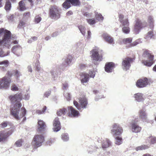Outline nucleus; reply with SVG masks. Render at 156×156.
I'll return each instance as SVG.
<instances>
[{
  "label": "nucleus",
  "mask_w": 156,
  "mask_h": 156,
  "mask_svg": "<svg viewBox=\"0 0 156 156\" xmlns=\"http://www.w3.org/2000/svg\"><path fill=\"white\" fill-rule=\"evenodd\" d=\"M22 94L21 93L17 94L15 95H11L9 96L11 103L12 104L11 106L10 114L15 119L20 120L22 118L24 117L23 121L26 119L25 116L26 111L24 108H22L20 111V108L22 105L20 101L22 99Z\"/></svg>",
  "instance_id": "obj_1"
},
{
  "label": "nucleus",
  "mask_w": 156,
  "mask_h": 156,
  "mask_svg": "<svg viewBox=\"0 0 156 156\" xmlns=\"http://www.w3.org/2000/svg\"><path fill=\"white\" fill-rule=\"evenodd\" d=\"M4 34L2 37L0 38V47L1 48H9L12 43L14 44L18 43V41L14 40L12 39L11 33L10 31L7 30H4L3 28L0 29V34Z\"/></svg>",
  "instance_id": "obj_2"
},
{
  "label": "nucleus",
  "mask_w": 156,
  "mask_h": 156,
  "mask_svg": "<svg viewBox=\"0 0 156 156\" xmlns=\"http://www.w3.org/2000/svg\"><path fill=\"white\" fill-rule=\"evenodd\" d=\"M119 20L121 23L120 27L122 28V32L126 34H128L130 32L129 27V23L127 19H124L123 15L122 14L119 16Z\"/></svg>",
  "instance_id": "obj_3"
},
{
  "label": "nucleus",
  "mask_w": 156,
  "mask_h": 156,
  "mask_svg": "<svg viewBox=\"0 0 156 156\" xmlns=\"http://www.w3.org/2000/svg\"><path fill=\"white\" fill-rule=\"evenodd\" d=\"M78 103L76 101H73V104L77 109L79 110L85 109L87 108L88 105V101L87 98L85 96L80 97L79 98Z\"/></svg>",
  "instance_id": "obj_4"
},
{
  "label": "nucleus",
  "mask_w": 156,
  "mask_h": 156,
  "mask_svg": "<svg viewBox=\"0 0 156 156\" xmlns=\"http://www.w3.org/2000/svg\"><path fill=\"white\" fill-rule=\"evenodd\" d=\"M91 58L93 62L95 65L98 64L97 62H100L102 60V56L98 53V49L97 48L94 49L90 51Z\"/></svg>",
  "instance_id": "obj_5"
},
{
  "label": "nucleus",
  "mask_w": 156,
  "mask_h": 156,
  "mask_svg": "<svg viewBox=\"0 0 156 156\" xmlns=\"http://www.w3.org/2000/svg\"><path fill=\"white\" fill-rule=\"evenodd\" d=\"M11 80L8 77L5 76L0 79V90L7 89L9 87Z\"/></svg>",
  "instance_id": "obj_6"
},
{
  "label": "nucleus",
  "mask_w": 156,
  "mask_h": 156,
  "mask_svg": "<svg viewBox=\"0 0 156 156\" xmlns=\"http://www.w3.org/2000/svg\"><path fill=\"white\" fill-rule=\"evenodd\" d=\"M50 16L51 19L57 20L60 18V14L56 6H51L50 9Z\"/></svg>",
  "instance_id": "obj_7"
},
{
  "label": "nucleus",
  "mask_w": 156,
  "mask_h": 156,
  "mask_svg": "<svg viewBox=\"0 0 156 156\" xmlns=\"http://www.w3.org/2000/svg\"><path fill=\"white\" fill-rule=\"evenodd\" d=\"M123 132L122 128L117 123H114L112 126L111 133L114 136H120Z\"/></svg>",
  "instance_id": "obj_8"
},
{
  "label": "nucleus",
  "mask_w": 156,
  "mask_h": 156,
  "mask_svg": "<svg viewBox=\"0 0 156 156\" xmlns=\"http://www.w3.org/2000/svg\"><path fill=\"white\" fill-rule=\"evenodd\" d=\"M44 140V137L43 135H37L35 136L31 144L35 147H40L41 145Z\"/></svg>",
  "instance_id": "obj_9"
},
{
  "label": "nucleus",
  "mask_w": 156,
  "mask_h": 156,
  "mask_svg": "<svg viewBox=\"0 0 156 156\" xmlns=\"http://www.w3.org/2000/svg\"><path fill=\"white\" fill-rule=\"evenodd\" d=\"M135 22L134 31L136 34H138L142 28L146 26L147 23L146 22H142L141 20L138 19H137L135 21Z\"/></svg>",
  "instance_id": "obj_10"
},
{
  "label": "nucleus",
  "mask_w": 156,
  "mask_h": 156,
  "mask_svg": "<svg viewBox=\"0 0 156 156\" xmlns=\"http://www.w3.org/2000/svg\"><path fill=\"white\" fill-rule=\"evenodd\" d=\"M149 51H146L144 52V55L148 58V60H144L142 61V63L144 65L148 66H151L154 63L153 60L154 56L151 55L149 52Z\"/></svg>",
  "instance_id": "obj_11"
},
{
  "label": "nucleus",
  "mask_w": 156,
  "mask_h": 156,
  "mask_svg": "<svg viewBox=\"0 0 156 156\" xmlns=\"http://www.w3.org/2000/svg\"><path fill=\"white\" fill-rule=\"evenodd\" d=\"M74 6L79 5L80 4V2L79 0H66L63 4V7L67 9L69 8L71 5L70 4Z\"/></svg>",
  "instance_id": "obj_12"
},
{
  "label": "nucleus",
  "mask_w": 156,
  "mask_h": 156,
  "mask_svg": "<svg viewBox=\"0 0 156 156\" xmlns=\"http://www.w3.org/2000/svg\"><path fill=\"white\" fill-rule=\"evenodd\" d=\"M138 121V120L137 119L131 121L130 127L133 132L138 133L140 132L141 131V127L137 124V123Z\"/></svg>",
  "instance_id": "obj_13"
},
{
  "label": "nucleus",
  "mask_w": 156,
  "mask_h": 156,
  "mask_svg": "<svg viewBox=\"0 0 156 156\" xmlns=\"http://www.w3.org/2000/svg\"><path fill=\"white\" fill-rule=\"evenodd\" d=\"M98 141L99 143H102V147L103 149L108 148L111 146V142L107 138L103 139L102 138H99Z\"/></svg>",
  "instance_id": "obj_14"
},
{
  "label": "nucleus",
  "mask_w": 156,
  "mask_h": 156,
  "mask_svg": "<svg viewBox=\"0 0 156 156\" xmlns=\"http://www.w3.org/2000/svg\"><path fill=\"white\" fill-rule=\"evenodd\" d=\"M132 61V58L128 57L125 58L122 63L123 69L126 70L129 69L130 66V62Z\"/></svg>",
  "instance_id": "obj_15"
},
{
  "label": "nucleus",
  "mask_w": 156,
  "mask_h": 156,
  "mask_svg": "<svg viewBox=\"0 0 156 156\" xmlns=\"http://www.w3.org/2000/svg\"><path fill=\"white\" fill-rule=\"evenodd\" d=\"M149 83L148 79L147 78H144L143 79L138 80L136 83L137 86L139 88H142L145 87Z\"/></svg>",
  "instance_id": "obj_16"
},
{
  "label": "nucleus",
  "mask_w": 156,
  "mask_h": 156,
  "mask_svg": "<svg viewBox=\"0 0 156 156\" xmlns=\"http://www.w3.org/2000/svg\"><path fill=\"white\" fill-rule=\"evenodd\" d=\"M67 112L69 116L71 117L78 116L79 114V112L72 106L68 107Z\"/></svg>",
  "instance_id": "obj_17"
},
{
  "label": "nucleus",
  "mask_w": 156,
  "mask_h": 156,
  "mask_svg": "<svg viewBox=\"0 0 156 156\" xmlns=\"http://www.w3.org/2000/svg\"><path fill=\"white\" fill-rule=\"evenodd\" d=\"M102 37L104 40L108 43L110 44H114L113 38L108 34L104 33L102 35Z\"/></svg>",
  "instance_id": "obj_18"
},
{
  "label": "nucleus",
  "mask_w": 156,
  "mask_h": 156,
  "mask_svg": "<svg viewBox=\"0 0 156 156\" xmlns=\"http://www.w3.org/2000/svg\"><path fill=\"white\" fill-rule=\"evenodd\" d=\"M73 59L71 55H69L66 59H65L62 64V69H65L66 68H67L71 65V62Z\"/></svg>",
  "instance_id": "obj_19"
},
{
  "label": "nucleus",
  "mask_w": 156,
  "mask_h": 156,
  "mask_svg": "<svg viewBox=\"0 0 156 156\" xmlns=\"http://www.w3.org/2000/svg\"><path fill=\"white\" fill-rule=\"evenodd\" d=\"M12 51L17 56L20 55L22 52V48L19 45H16L13 46L12 48Z\"/></svg>",
  "instance_id": "obj_20"
},
{
  "label": "nucleus",
  "mask_w": 156,
  "mask_h": 156,
  "mask_svg": "<svg viewBox=\"0 0 156 156\" xmlns=\"http://www.w3.org/2000/svg\"><path fill=\"white\" fill-rule=\"evenodd\" d=\"M53 129L55 132H58L61 129V125L60 122L58 117L56 118L53 121Z\"/></svg>",
  "instance_id": "obj_21"
},
{
  "label": "nucleus",
  "mask_w": 156,
  "mask_h": 156,
  "mask_svg": "<svg viewBox=\"0 0 156 156\" xmlns=\"http://www.w3.org/2000/svg\"><path fill=\"white\" fill-rule=\"evenodd\" d=\"M135 100L138 102H142L144 100L143 94L138 93L135 94L133 95Z\"/></svg>",
  "instance_id": "obj_22"
},
{
  "label": "nucleus",
  "mask_w": 156,
  "mask_h": 156,
  "mask_svg": "<svg viewBox=\"0 0 156 156\" xmlns=\"http://www.w3.org/2000/svg\"><path fill=\"white\" fill-rule=\"evenodd\" d=\"M38 131L41 132L44 131L46 126L45 122L42 120H39L38 122Z\"/></svg>",
  "instance_id": "obj_23"
},
{
  "label": "nucleus",
  "mask_w": 156,
  "mask_h": 156,
  "mask_svg": "<svg viewBox=\"0 0 156 156\" xmlns=\"http://www.w3.org/2000/svg\"><path fill=\"white\" fill-rule=\"evenodd\" d=\"M114 68V64L110 62L106 64L105 66V71L108 73H111L113 71Z\"/></svg>",
  "instance_id": "obj_24"
},
{
  "label": "nucleus",
  "mask_w": 156,
  "mask_h": 156,
  "mask_svg": "<svg viewBox=\"0 0 156 156\" xmlns=\"http://www.w3.org/2000/svg\"><path fill=\"white\" fill-rule=\"evenodd\" d=\"M81 82L82 83L88 82L89 79V75L87 73H82L81 74Z\"/></svg>",
  "instance_id": "obj_25"
},
{
  "label": "nucleus",
  "mask_w": 156,
  "mask_h": 156,
  "mask_svg": "<svg viewBox=\"0 0 156 156\" xmlns=\"http://www.w3.org/2000/svg\"><path fill=\"white\" fill-rule=\"evenodd\" d=\"M139 115L140 118L142 120H145L147 119V115L145 111L143 109L140 110L139 112Z\"/></svg>",
  "instance_id": "obj_26"
},
{
  "label": "nucleus",
  "mask_w": 156,
  "mask_h": 156,
  "mask_svg": "<svg viewBox=\"0 0 156 156\" xmlns=\"http://www.w3.org/2000/svg\"><path fill=\"white\" fill-rule=\"evenodd\" d=\"M147 22L148 25L151 28L153 27L154 25V20L153 17L152 16H149L148 17Z\"/></svg>",
  "instance_id": "obj_27"
},
{
  "label": "nucleus",
  "mask_w": 156,
  "mask_h": 156,
  "mask_svg": "<svg viewBox=\"0 0 156 156\" xmlns=\"http://www.w3.org/2000/svg\"><path fill=\"white\" fill-rule=\"evenodd\" d=\"M8 65L9 61L8 60L0 62V68L2 69H4L5 68L8 66Z\"/></svg>",
  "instance_id": "obj_28"
},
{
  "label": "nucleus",
  "mask_w": 156,
  "mask_h": 156,
  "mask_svg": "<svg viewBox=\"0 0 156 156\" xmlns=\"http://www.w3.org/2000/svg\"><path fill=\"white\" fill-rule=\"evenodd\" d=\"M132 41V38H128L123 39L122 41L124 44L128 46L129 47H130L129 45L132 43H131Z\"/></svg>",
  "instance_id": "obj_29"
},
{
  "label": "nucleus",
  "mask_w": 156,
  "mask_h": 156,
  "mask_svg": "<svg viewBox=\"0 0 156 156\" xmlns=\"http://www.w3.org/2000/svg\"><path fill=\"white\" fill-rule=\"evenodd\" d=\"M52 77L54 80H56L58 78V75L55 68L53 69L51 71Z\"/></svg>",
  "instance_id": "obj_30"
},
{
  "label": "nucleus",
  "mask_w": 156,
  "mask_h": 156,
  "mask_svg": "<svg viewBox=\"0 0 156 156\" xmlns=\"http://www.w3.org/2000/svg\"><path fill=\"white\" fill-rule=\"evenodd\" d=\"M8 137L7 135H6L5 132L2 131L0 132V142L5 140Z\"/></svg>",
  "instance_id": "obj_31"
},
{
  "label": "nucleus",
  "mask_w": 156,
  "mask_h": 156,
  "mask_svg": "<svg viewBox=\"0 0 156 156\" xmlns=\"http://www.w3.org/2000/svg\"><path fill=\"white\" fill-rule=\"evenodd\" d=\"M150 145H142L140 146H138L136 148L135 150L136 151L139 150H143L146 149H148L150 147Z\"/></svg>",
  "instance_id": "obj_32"
},
{
  "label": "nucleus",
  "mask_w": 156,
  "mask_h": 156,
  "mask_svg": "<svg viewBox=\"0 0 156 156\" xmlns=\"http://www.w3.org/2000/svg\"><path fill=\"white\" fill-rule=\"evenodd\" d=\"M77 46L81 49L84 48L86 46V44L84 41L82 40L79 41L77 43Z\"/></svg>",
  "instance_id": "obj_33"
},
{
  "label": "nucleus",
  "mask_w": 156,
  "mask_h": 156,
  "mask_svg": "<svg viewBox=\"0 0 156 156\" xmlns=\"http://www.w3.org/2000/svg\"><path fill=\"white\" fill-rule=\"evenodd\" d=\"M11 4L9 0H6L5 6V8L7 11H9L11 9Z\"/></svg>",
  "instance_id": "obj_34"
},
{
  "label": "nucleus",
  "mask_w": 156,
  "mask_h": 156,
  "mask_svg": "<svg viewBox=\"0 0 156 156\" xmlns=\"http://www.w3.org/2000/svg\"><path fill=\"white\" fill-rule=\"evenodd\" d=\"M115 143L118 145H119L122 144V139L121 137L119 136L116 137L115 138Z\"/></svg>",
  "instance_id": "obj_35"
},
{
  "label": "nucleus",
  "mask_w": 156,
  "mask_h": 156,
  "mask_svg": "<svg viewBox=\"0 0 156 156\" xmlns=\"http://www.w3.org/2000/svg\"><path fill=\"white\" fill-rule=\"evenodd\" d=\"M147 140L150 144H154L156 143V138L154 136L149 137L148 138Z\"/></svg>",
  "instance_id": "obj_36"
},
{
  "label": "nucleus",
  "mask_w": 156,
  "mask_h": 156,
  "mask_svg": "<svg viewBox=\"0 0 156 156\" xmlns=\"http://www.w3.org/2000/svg\"><path fill=\"white\" fill-rule=\"evenodd\" d=\"M67 112V109L66 108H63L60 109V110L57 112V115L58 116H61L62 114L65 115Z\"/></svg>",
  "instance_id": "obj_37"
},
{
  "label": "nucleus",
  "mask_w": 156,
  "mask_h": 156,
  "mask_svg": "<svg viewBox=\"0 0 156 156\" xmlns=\"http://www.w3.org/2000/svg\"><path fill=\"white\" fill-rule=\"evenodd\" d=\"M153 35V31L152 30H151L149 31L147 34L146 35L145 38L146 39L148 40L151 39Z\"/></svg>",
  "instance_id": "obj_38"
},
{
  "label": "nucleus",
  "mask_w": 156,
  "mask_h": 156,
  "mask_svg": "<svg viewBox=\"0 0 156 156\" xmlns=\"http://www.w3.org/2000/svg\"><path fill=\"white\" fill-rule=\"evenodd\" d=\"M142 41L141 39H138L136 40L134 42H133L129 46L130 47H133L136 45L141 43Z\"/></svg>",
  "instance_id": "obj_39"
},
{
  "label": "nucleus",
  "mask_w": 156,
  "mask_h": 156,
  "mask_svg": "<svg viewBox=\"0 0 156 156\" xmlns=\"http://www.w3.org/2000/svg\"><path fill=\"white\" fill-rule=\"evenodd\" d=\"M19 6L20 10L21 11H23L26 9L24 6V3L22 1H21L19 2Z\"/></svg>",
  "instance_id": "obj_40"
},
{
  "label": "nucleus",
  "mask_w": 156,
  "mask_h": 156,
  "mask_svg": "<svg viewBox=\"0 0 156 156\" xmlns=\"http://www.w3.org/2000/svg\"><path fill=\"white\" fill-rule=\"evenodd\" d=\"M23 142V140L22 139H20L17 140L15 143L14 145L17 147H20L22 145V143Z\"/></svg>",
  "instance_id": "obj_41"
},
{
  "label": "nucleus",
  "mask_w": 156,
  "mask_h": 156,
  "mask_svg": "<svg viewBox=\"0 0 156 156\" xmlns=\"http://www.w3.org/2000/svg\"><path fill=\"white\" fill-rule=\"evenodd\" d=\"M62 139L64 141H66L68 140L69 137L67 133L63 134L61 136Z\"/></svg>",
  "instance_id": "obj_42"
},
{
  "label": "nucleus",
  "mask_w": 156,
  "mask_h": 156,
  "mask_svg": "<svg viewBox=\"0 0 156 156\" xmlns=\"http://www.w3.org/2000/svg\"><path fill=\"white\" fill-rule=\"evenodd\" d=\"M95 17L98 21L102 20L103 19V17L101 14L98 13H96Z\"/></svg>",
  "instance_id": "obj_43"
},
{
  "label": "nucleus",
  "mask_w": 156,
  "mask_h": 156,
  "mask_svg": "<svg viewBox=\"0 0 156 156\" xmlns=\"http://www.w3.org/2000/svg\"><path fill=\"white\" fill-rule=\"evenodd\" d=\"M78 28L82 34L83 36H84L85 33V27L81 25L79 26Z\"/></svg>",
  "instance_id": "obj_44"
},
{
  "label": "nucleus",
  "mask_w": 156,
  "mask_h": 156,
  "mask_svg": "<svg viewBox=\"0 0 156 156\" xmlns=\"http://www.w3.org/2000/svg\"><path fill=\"white\" fill-rule=\"evenodd\" d=\"M89 76H90L91 78H94L95 75V71L94 70V69L91 70L89 72Z\"/></svg>",
  "instance_id": "obj_45"
},
{
  "label": "nucleus",
  "mask_w": 156,
  "mask_h": 156,
  "mask_svg": "<svg viewBox=\"0 0 156 156\" xmlns=\"http://www.w3.org/2000/svg\"><path fill=\"white\" fill-rule=\"evenodd\" d=\"M87 22L90 25L94 24L96 22V21L94 19H90L87 20Z\"/></svg>",
  "instance_id": "obj_46"
},
{
  "label": "nucleus",
  "mask_w": 156,
  "mask_h": 156,
  "mask_svg": "<svg viewBox=\"0 0 156 156\" xmlns=\"http://www.w3.org/2000/svg\"><path fill=\"white\" fill-rule=\"evenodd\" d=\"M64 96L67 101H69L71 99V96L69 93L64 91Z\"/></svg>",
  "instance_id": "obj_47"
},
{
  "label": "nucleus",
  "mask_w": 156,
  "mask_h": 156,
  "mask_svg": "<svg viewBox=\"0 0 156 156\" xmlns=\"http://www.w3.org/2000/svg\"><path fill=\"white\" fill-rule=\"evenodd\" d=\"M46 106H44V108L41 111L40 110H37L36 111V113L38 114H43L44 112L45 111L46 109Z\"/></svg>",
  "instance_id": "obj_48"
},
{
  "label": "nucleus",
  "mask_w": 156,
  "mask_h": 156,
  "mask_svg": "<svg viewBox=\"0 0 156 156\" xmlns=\"http://www.w3.org/2000/svg\"><path fill=\"white\" fill-rule=\"evenodd\" d=\"M41 18L39 17V16H36L35 18V21L37 23H39L41 21Z\"/></svg>",
  "instance_id": "obj_49"
},
{
  "label": "nucleus",
  "mask_w": 156,
  "mask_h": 156,
  "mask_svg": "<svg viewBox=\"0 0 156 156\" xmlns=\"http://www.w3.org/2000/svg\"><path fill=\"white\" fill-rule=\"evenodd\" d=\"M11 90L13 91H17L18 90V88L16 85L13 84L12 86Z\"/></svg>",
  "instance_id": "obj_50"
},
{
  "label": "nucleus",
  "mask_w": 156,
  "mask_h": 156,
  "mask_svg": "<svg viewBox=\"0 0 156 156\" xmlns=\"http://www.w3.org/2000/svg\"><path fill=\"white\" fill-rule=\"evenodd\" d=\"M15 70H11L8 71L7 73V74L9 76H11L12 75H14L15 73Z\"/></svg>",
  "instance_id": "obj_51"
},
{
  "label": "nucleus",
  "mask_w": 156,
  "mask_h": 156,
  "mask_svg": "<svg viewBox=\"0 0 156 156\" xmlns=\"http://www.w3.org/2000/svg\"><path fill=\"white\" fill-rule=\"evenodd\" d=\"M30 98V94L27 93V94H26L23 98V99L26 100H28Z\"/></svg>",
  "instance_id": "obj_52"
},
{
  "label": "nucleus",
  "mask_w": 156,
  "mask_h": 156,
  "mask_svg": "<svg viewBox=\"0 0 156 156\" xmlns=\"http://www.w3.org/2000/svg\"><path fill=\"white\" fill-rule=\"evenodd\" d=\"M14 75L16 76L17 77H18L21 75L20 72L18 70L15 71V73Z\"/></svg>",
  "instance_id": "obj_53"
},
{
  "label": "nucleus",
  "mask_w": 156,
  "mask_h": 156,
  "mask_svg": "<svg viewBox=\"0 0 156 156\" xmlns=\"http://www.w3.org/2000/svg\"><path fill=\"white\" fill-rule=\"evenodd\" d=\"M35 68L38 71L42 72V69L40 65H39V66H37L35 67Z\"/></svg>",
  "instance_id": "obj_54"
},
{
  "label": "nucleus",
  "mask_w": 156,
  "mask_h": 156,
  "mask_svg": "<svg viewBox=\"0 0 156 156\" xmlns=\"http://www.w3.org/2000/svg\"><path fill=\"white\" fill-rule=\"evenodd\" d=\"M35 68L38 71L42 72V69L40 65H39V66H37L35 67Z\"/></svg>",
  "instance_id": "obj_55"
},
{
  "label": "nucleus",
  "mask_w": 156,
  "mask_h": 156,
  "mask_svg": "<svg viewBox=\"0 0 156 156\" xmlns=\"http://www.w3.org/2000/svg\"><path fill=\"white\" fill-rule=\"evenodd\" d=\"M85 65L83 64H81L79 65V67L80 69H83L86 67Z\"/></svg>",
  "instance_id": "obj_56"
},
{
  "label": "nucleus",
  "mask_w": 156,
  "mask_h": 156,
  "mask_svg": "<svg viewBox=\"0 0 156 156\" xmlns=\"http://www.w3.org/2000/svg\"><path fill=\"white\" fill-rule=\"evenodd\" d=\"M63 90H66L68 87V84L66 83H63Z\"/></svg>",
  "instance_id": "obj_57"
},
{
  "label": "nucleus",
  "mask_w": 156,
  "mask_h": 156,
  "mask_svg": "<svg viewBox=\"0 0 156 156\" xmlns=\"http://www.w3.org/2000/svg\"><path fill=\"white\" fill-rule=\"evenodd\" d=\"M5 55L3 51L1 49H0V57H3L5 56Z\"/></svg>",
  "instance_id": "obj_58"
},
{
  "label": "nucleus",
  "mask_w": 156,
  "mask_h": 156,
  "mask_svg": "<svg viewBox=\"0 0 156 156\" xmlns=\"http://www.w3.org/2000/svg\"><path fill=\"white\" fill-rule=\"evenodd\" d=\"M7 126V123L6 122H4L2 123L1 124V127L2 128H4Z\"/></svg>",
  "instance_id": "obj_59"
},
{
  "label": "nucleus",
  "mask_w": 156,
  "mask_h": 156,
  "mask_svg": "<svg viewBox=\"0 0 156 156\" xmlns=\"http://www.w3.org/2000/svg\"><path fill=\"white\" fill-rule=\"evenodd\" d=\"M51 92L50 91L46 92L44 94V96L46 97H48L51 94Z\"/></svg>",
  "instance_id": "obj_60"
},
{
  "label": "nucleus",
  "mask_w": 156,
  "mask_h": 156,
  "mask_svg": "<svg viewBox=\"0 0 156 156\" xmlns=\"http://www.w3.org/2000/svg\"><path fill=\"white\" fill-rule=\"evenodd\" d=\"M30 13L29 12H25L23 14V16L26 18H27L30 16Z\"/></svg>",
  "instance_id": "obj_61"
},
{
  "label": "nucleus",
  "mask_w": 156,
  "mask_h": 156,
  "mask_svg": "<svg viewBox=\"0 0 156 156\" xmlns=\"http://www.w3.org/2000/svg\"><path fill=\"white\" fill-rule=\"evenodd\" d=\"M25 24V23L23 21H20V23L18 25V27H21L23 26Z\"/></svg>",
  "instance_id": "obj_62"
},
{
  "label": "nucleus",
  "mask_w": 156,
  "mask_h": 156,
  "mask_svg": "<svg viewBox=\"0 0 156 156\" xmlns=\"http://www.w3.org/2000/svg\"><path fill=\"white\" fill-rule=\"evenodd\" d=\"M103 98V95L97 96L95 98V100L96 101H97L99 99L101 98Z\"/></svg>",
  "instance_id": "obj_63"
},
{
  "label": "nucleus",
  "mask_w": 156,
  "mask_h": 156,
  "mask_svg": "<svg viewBox=\"0 0 156 156\" xmlns=\"http://www.w3.org/2000/svg\"><path fill=\"white\" fill-rule=\"evenodd\" d=\"M28 70V72H32V69L31 66H28L27 67Z\"/></svg>",
  "instance_id": "obj_64"
}]
</instances>
